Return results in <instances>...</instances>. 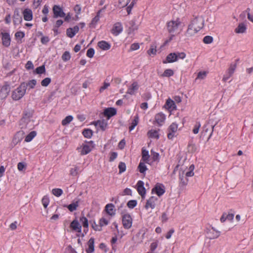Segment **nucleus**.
Returning <instances> with one entry per match:
<instances>
[{"label": "nucleus", "instance_id": "1", "mask_svg": "<svg viewBox=\"0 0 253 253\" xmlns=\"http://www.w3.org/2000/svg\"><path fill=\"white\" fill-rule=\"evenodd\" d=\"M204 17L202 15H198L193 18L188 26L185 36L191 37L195 35L204 26Z\"/></svg>", "mask_w": 253, "mask_h": 253}, {"label": "nucleus", "instance_id": "2", "mask_svg": "<svg viewBox=\"0 0 253 253\" xmlns=\"http://www.w3.org/2000/svg\"><path fill=\"white\" fill-rule=\"evenodd\" d=\"M37 125V123L30 114H26L20 121L21 128L31 129Z\"/></svg>", "mask_w": 253, "mask_h": 253}, {"label": "nucleus", "instance_id": "3", "mask_svg": "<svg viewBox=\"0 0 253 253\" xmlns=\"http://www.w3.org/2000/svg\"><path fill=\"white\" fill-rule=\"evenodd\" d=\"M94 148L93 142L85 141L77 148V152L81 155H85L89 153Z\"/></svg>", "mask_w": 253, "mask_h": 253}, {"label": "nucleus", "instance_id": "4", "mask_svg": "<svg viewBox=\"0 0 253 253\" xmlns=\"http://www.w3.org/2000/svg\"><path fill=\"white\" fill-rule=\"evenodd\" d=\"M26 85L25 83H22L12 92V98L14 100H19L22 98L26 93Z\"/></svg>", "mask_w": 253, "mask_h": 253}, {"label": "nucleus", "instance_id": "5", "mask_svg": "<svg viewBox=\"0 0 253 253\" xmlns=\"http://www.w3.org/2000/svg\"><path fill=\"white\" fill-rule=\"evenodd\" d=\"M178 130V125L175 123H172L168 128V138L172 139L175 137Z\"/></svg>", "mask_w": 253, "mask_h": 253}, {"label": "nucleus", "instance_id": "6", "mask_svg": "<svg viewBox=\"0 0 253 253\" xmlns=\"http://www.w3.org/2000/svg\"><path fill=\"white\" fill-rule=\"evenodd\" d=\"M180 24V22L178 20H171L167 23V30L170 33L175 32L178 29Z\"/></svg>", "mask_w": 253, "mask_h": 253}, {"label": "nucleus", "instance_id": "7", "mask_svg": "<svg viewBox=\"0 0 253 253\" xmlns=\"http://www.w3.org/2000/svg\"><path fill=\"white\" fill-rule=\"evenodd\" d=\"M159 202L160 201L157 197L152 196L147 200L145 208L147 210L149 209L153 210Z\"/></svg>", "mask_w": 253, "mask_h": 253}, {"label": "nucleus", "instance_id": "8", "mask_svg": "<svg viewBox=\"0 0 253 253\" xmlns=\"http://www.w3.org/2000/svg\"><path fill=\"white\" fill-rule=\"evenodd\" d=\"M166 120V115L162 113H159L156 114L154 118V123L159 126H162L165 123Z\"/></svg>", "mask_w": 253, "mask_h": 253}, {"label": "nucleus", "instance_id": "9", "mask_svg": "<svg viewBox=\"0 0 253 253\" xmlns=\"http://www.w3.org/2000/svg\"><path fill=\"white\" fill-rule=\"evenodd\" d=\"M123 224L124 227L126 229H129L132 226V218L128 214H125L123 216Z\"/></svg>", "mask_w": 253, "mask_h": 253}, {"label": "nucleus", "instance_id": "10", "mask_svg": "<svg viewBox=\"0 0 253 253\" xmlns=\"http://www.w3.org/2000/svg\"><path fill=\"white\" fill-rule=\"evenodd\" d=\"M10 91V87L9 84H5L0 90V98L5 99L9 94Z\"/></svg>", "mask_w": 253, "mask_h": 253}, {"label": "nucleus", "instance_id": "11", "mask_svg": "<svg viewBox=\"0 0 253 253\" xmlns=\"http://www.w3.org/2000/svg\"><path fill=\"white\" fill-rule=\"evenodd\" d=\"M164 107L169 111L171 112L176 109V106L173 100L169 98L167 100Z\"/></svg>", "mask_w": 253, "mask_h": 253}, {"label": "nucleus", "instance_id": "12", "mask_svg": "<svg viewBox=\"0 0 253 253\" xmlns=\"http://www.w3.org/2000/svg\"><path fill=\"white\" fill-rule=\"evenodd\" d=\"M165 191L164 186L159 183H157L152 189V192L155 193L159 196H162Z\"/></svg>", "mask_w": 253, "mask_h": 253}, {"label": "nucleus", "instance_id": "13", "mask_svg": "<svg viewBox=\"0 0 253 253\" xmlns=\"http://www.w3.org/2000/svg\"><path fill=\"white\" fill-rule=\"evenodd\" d=\"M53 11L54 18H57L58 17H64L66 15L62 9L57 5H54L53 6Z\"/></svg>", "mask_w": 253, "mask_h": 253}, {"label": "nucleus", "instance_id": "14", "mask_svg": "<svg viewBox=\"0 0 253 253\" xmlns=\"http://www.w3.org/2000/svg\"><path fill=\"white\" fill-rule=\"evenodd\" d=\"M123 31V26L121 23L118 22L115 23L111 30L112 33L115 35L118 36Z\"/></svg>", "mask_w": 253, "mask_h": 253}, {"label": "nucleus", "instance_id": "15", "mask_svg": "<svg viewBox=\"0 0 253 253\" xmlns=\"http://www.w3.org/2000/svg\"><path fill=\"white\" fill-rule=\"evenodd\" d=\"M2 35V44L8 47L10 45V38L9 34L7 33H1Z\"/></svg>", "mask_w": 253, "mask_h": 253}, {"label": "nucleus", "instance_id": "16", "mask_svg": "<svg viewBox=\"0 0 253 253\" xmlns=\"http://www.w3.org/2000/svg\"><path fill=\"white\" fill-rule=\"evenodd\" d=\"M137 190L139 195L143 198L146 194V190L144 187V183L143 181L139 180L137 183Z\"/></svg>", "mask_w": 253, "mask_h": 253}, {"label": "nucleus", "instance_id": "17", "mask_svg": "<svg viewBox=\"0 0 253 253\" xmlns=\"http://www.w3.org/2000/svg\"><path fill=\"white\" fill-rule=\"evenodd\" d=\"M80 201L81 199H76L71 204L67 206V208L71 212L76 210L77 208L79 206Z\"/></svg>", "mask_w": 253, "mask_h": 253}, {"label": "nucleus", "instance_id": "18", "mask_svg": "<svg viewBox=\"0 0 253 253\" xmlns=\"http://www.w3.org/2000/svg\"><path fill=\"white\" fill-rule=\"evenodd\" d=\"M116 110L114 108H108L104 110V115L109 119L110 117L114 116L116 114Z\"/></svg>", "mask_w": 253, "mask_h": 253}, {"label": "nucleus", "instance_id": "19", "mask_svg": "<svg viewBox=\"0 0 253 253\" xmlns=\"http://www.w3.org/2000/svg\"><path fill=\"white\" fill-rule=\"evenodd\" d=\"M79 28L78 26L68 28L66 31L67 35L70 38H73L79 32Z\"/></svg>", "mask_w": 253, "mask_h": 253}, {"label": "nucleus", "instance_id": "20", "mask_svg": "<svg viewBox=\"0 0 253 253\" xmlns=\"http://www.w3.org/2000/svg\"><path fill=\"white\" fill-rule=\"evenodd\" d=\"M176 55L175 54V53H170L168 55L166 58V60L165 61H163V63L164 64H166L167 63H173L176 62Z\"/></svg>", "mask_w": 253, "mask_h": 253}, {"label": "nucleus", "instance_id": "21", "mask_svg": "<svg viewBox=\"0 0 253 253\" xmlns=\"http://www.w3.org/2000/svg\"><path fill=\"white\" fill-rule=\"evenodd\" d=\"M22 20V17L19 14V11L16 9L13 15V23L14 25L19 24Z\"/></svg>", "mask_w": 253, "mask_h": 253}, {"label": "nucleus", "instance_id": "22", "mask_svg": "<svg viewBox=\"0 0 253 253\" xmlns=\"http://www.w3.org/2000/svg\"><path fill=\"white\" fill-rule=\"evenodd\" d=\"M24 19L26 21H31L33 18L32 11L30 9H25L23 12Z\"/></svg>", "mask_w": 253, "mask_h": 253}, {"label": "nucleus", "instance_id": "23", "mask_svg": "<svg viewBox=\"0 0 253 253\" xmlns=\"http://www.w3.org/2000/svg\"><path fill=\"white\" fill-rule=\"evenodd\" d=\"M94 239L92 238H90L87 243L88 248L86 250L87 253H92L94 251Z\"/></svg>", "mask_w": 253, "mask_h": 253}, {"label": "nucleus", "instance_id": "24", "mask_svg": "<svg viewBox=\"0 0 253 253\" xmlns=\"http://www.w3.org/2000/svg\"><path fill=\"white\" fill-rule=\"evenodd\" d=\"M185 175L184 171H180L179 172V178L180 179V184H181L183 186H185L187 184L188 182V179L187 178Z\"/></svg>", "mask_w": 253, "mask_h": 253}, {"label": "nucleus", "instance_id": "25", "mask_svg": "<svg viewBox=\"0 0 253 253\" xmlns=\"http://www.w3.org/2000/svg\"><path fill=\"white\" fill-rule=\"evenodd\" d=\"M98 47L103 50H107L110 48L111 45L110 44L104 41H100L98 42Z\"/></svg>", "mask_w": 253, "mask_h": 253}, {"label": "nucleus", "instance_id": "26", "mask_svg": "<svg viewBox=\"0 0 253 253\" xmlns=\"http://www.w3.org/2000/svg\"><path fill=\"white\" fill-rule=\"evenodd\" d=\"M71 227L75 231H76L78 232H81L82 227L80 223L77 220H73L70 225Z\"/></svg>", "mask_w": 253, "mask_h": 253}, {"label": "nucleus", "instance_id": "27", "mask_svg": "<svg viewBox=\"0 0 253 253\" xmlns=\"http://www.w3.org/2000/svg\"><path fill=\"white\" fill-rule=\"evenodd\" d=\"M96 126H99L102 130H104L107 126V123L104 120H99L94 122Z\"/></svg>", "mask_w": 253, "mask_h": 253}, {"label": "nucleus", "instance_id": "28", "mask_svg": "<svg viewBox=\"0 0 253 253\" xmlns=\"http://www.w3.org/2000/svg\"><path fill=\"white\" fill-rule=\"evenodd\" d=\"M138 89V84L136 82H134L128 88L127 93L130 94H133Z\"/></svg>", "mask_w": 253, "mask_h": 253}, {"label": "nucleus", "instance_id": "29", "mask_svg": "<svg viewBox=\"0 0 253 253\" xmlns=\"http://www.w3.org/2000/svg\"><path fill=\"white\" fill-rule=\"evenodd\" d=\"M246 25L244 23H240L235 29V32L238 34L244 33L246 31Z\"/></svg>", "mask_w": 253, "mask_h": 253}, {"label": "nucleus", "instance_id": "30", "mask_svg": "<svg viewBox=\"0 0 253 253\" xmlns=\"http://www.w3.org/2000/svg\"><path fill=\"white\" fill-rule=\"evenodd\" d=\"M147 135L150 138L157 139L159 138V134L158 131L155 129H151L149 130L147 133Z\"/></svg>", "mask_w": 253, "mask_h": 253}, {"label": "nucleus", "instance_id": "31", "mask_svg": "<svg viewBox=\"0 0 253 253\" xmlns=\"http://www.w3.org/2000/svg\"><path fill=\"white\" fill-rule=\"evenodd\" d=\"M100 15H98L96 14V15L91 20L89 27L91 28H95L97 23L100 20Z\"/></svg>", "mask_w": 253, "mask_h": 253}, {"label": "nucleus", "instance_id": "32", "mask_svg": "<svg viewBox=\"0 0 253 253\" xmlns=\"http://www.w3.org/2000/svg\"><path fill=\"white\" fill-rule=\"evenodd\" d=\"M114 206L112 204H107L106 206L105 210L107 213L110 215H113L115 214V210L114 209Z\"/></svg>", "mask_w": 253, "mask_h": 253}, {"label": "nucleus", "instance_id": "33", "mask_svg": "<svg viewBox=\"0 0 253 253\" xmlns=\"http://www.w3.org/2000/svg\"><path fill=\"white\" fill-rule=\"evenodd\" d=\"M37 135V132L36 131H32L28 134L25 137V141L29 142Z\"/></svg>", "mask_w": 253, "mask_h": 253}, {"label": "nucleus", "instance_id": "34", "mask_svg": "<svg viewBox=\"0 0 253 253\" xmlns=\"http://www.w3.org/2000/svg\"><path fill=\"white\" fill-rule=\"evenodd\" d=\"M139 122V117L136 115L134 117V119L132 120L130 126L129 127V130L131 131L137 125Z\"/></svg>", "mask_w": 253, "mask_h": 253}, {"label": "nucleus", "instance_id": "35", "mask_svg": "<svg viewBox=\"0 0 253 253\" xmlns=\"http://www.w3.org/2000/svg\"><path fill=\"white\" fill-rule=\"evenodd\" d=\"M173 75L174 71L172 69H168L165 70L161 76L163 77H169Z\"/></svg>", "mask_w": 253, "mask_h": 253}, {"label": "nucleus", "instance_id": "36", "mask_svg": "<svg viewBox=\"0 0 253 253\" xmlns=\"http://www.w3.org/2000/svg\"><path fill=\"white\" fill-rule=\"evenodd\" d=\"M138 169L140 173H144L147 169V167L144 163V162L141 161L139 164L138 167Z\"/></svg>", "mask_w": 253, "mask_h": 253}, {"label": "nucleus", "instance_id": "37", "mask_svg": "<svg viewBox=\"0 0 253 253\" xmlns=\"http://www.w3.org/2000/svg\"><path fill=\"white\" fill-rule=\"evenodd\" d=\"M195 167L193 165H191L188 169V171L185 172V175L187 177H191L194 175V173L193 172Z\"/></svg>", "mask_w": 253, "mask_h": 253}, {"label": "nucleus", "instance_id": "38", "mask_svg": "<svg viewBox=\"0 0 253 253\" xmlns=\"http://www.w3.org/2000/svg\"><path fill=\"white\" fill-rule=\"evenodd\" d=\"M142 154V161H143L144 162L148 163V162L149 161V155L148 153V151H147L145 150H143Z\"/></svg>", "mask_w": 253, "mask_h": 253}, {"label": "nucleus", "instance_id": "39", "mask_svg": "<svg viewBox=\"0 0 253 253\" xmlns=\"http://www.w3.org/2000/svg\"><path fill=\"white\" fill-rule=\"evenodd\" d=\"M52 194L55 196L59 197L63 194V191L60 188H55L52 190Z\"/></svg>", "mask_w": 253, "mask_h": 253}, {"label": "nucleus", "instance_id": "40", "mask_svg": "<svg viewBox=\"0 0 253 253\" xmlns=\"http://www.w3.org/2000/svg\"><path fill=\"white\" fill-rule=\"evenodd\" d=\"M73 119V118L72 116H67L64 120L62 121V125L63 126H66L69 124Z\"/></svg>", "mask_w": 253, "mask_h": 253}, {"label": "nucleus", "instance_id": "41", "mask_svg": "<svg viewBox=\"0 0 253 253\" xmlns=\"http://www.w3.org/2000/svg\"><path fill=\"white\" fill-rule=\"evenodd\" d=\"M131 0H119V6L120 7H124L128 5Z\"/></svg>", "mask_w": 253, "mask_h": 253}, {"label": "nucleus", "instance_id": "42", "mask_svg": "<svg viewBox=\"0 0 253 253\" xmlns=\"http://www.w3.org/2000/svg\"><path fill=\"white\" fill-rule=\"evenodd\" d=\"M156 46L155 45H152L149 50H148L147 53L149 55H155L156 54Z\"/></svg>", "mask_w": 253, "mask_h": 253}, {"label": "nucleus", "instance_id": "43", "mask_svg": "<svg viewBox=\"0 0 253 253\" xmlns=\"http://www.w3.org/2000/svg\"><path fill=\"white\" fill-rule=\"evenodd\" d=\"M214 232V230L212 228L211 229L209 230V232L208 233L209 235V238L210 239H213L215 238H217L218 236V233L217 232H215L214 233H212Z\"/></svg>", "mask_w": 253, "mask_h": 253}, {"label": "nucleus", "instance_id": "44", "mask_svg": "<svg viewBox=\"0 0 253 253\" xmlns=\"http://www.w3.org/2000/svg\"><path fill=\"white\" fill-rule=\"evenodd\" d=\"M37 84V81L35 80H32L29 81L27 83H26V87L29 86L30 88H33Z\"/></svg>", "mask_w": 253, "mask_h": 253}, {"label": "nucleus", "instance_id": "45", "mask_svg": "<svg viewBox=\"0 0 253 253\" xmlns=\"http://www.w3.org/2000/svg\"><path fill=\"white\" fill-rule=\"evenodd\" d=\"M71 58V55L68 51H65L62 56V59L64 61H69Z\"/></svg>", "mask_w": 253, "mask_h": 253}, {"label": "nucleus", "instance_id": "46", "mask_svg": "<svg viewBox=\"0 0 253 253\" xmlns=\"http://www.w3.org/2000/svg\"><path fill=\"white\" fill-rule=\"evenodd\" d=\"M206 76L207 73L206 72H200L198 73L196 80H204L206 78Z\"/></svg>", "mask_w": 253, "mask_h": 253}, {"label": "nucleus", "instance_id": "47", "mask_svg": "<svg viewBox=\"0 0 253 253\" xmlns=\"http://www.w3.org/2000/svg\"><path fill=\"white\" fill-rule=\"evenodd\" d=\"M51 82V79L49 78H46L41 82V85L42 86H47Z\"/></svg>", "mask_w": 253, "mask_h": 253}, {"label": "nucleus", "instance_id": "48", "mask_svg": "<svg viewBox=\"0 0 253 253\" xmlns=\"http://www.w3.org/2000/svg\"><path fill=\"white\" fill-rule=\"evenodd\" d=\"M110 85V84L109 83L104 82L103 85L99 88V92L102 93L103 91L108 88V87Z\"/></svg>", "mask_w": 253, "mask_h": 253}, {"label": "nucleus", "instance_id": "49", "mask_svg": "<svg viewBox=\"0 0 253 253\" xmlns=\"http://www.w3.org/2000/svg\"><path fill=\"white\" fill-rule=\"evenodd\" d=\"M83 134L85 137L90 138L92 135V132L91 130L87 129H85L83 132Z\"/></svg>", "mask_w": 253, "mask_h": 253}, {"label": "nucleus", "instance_id": "50", "mask_svg": "<svg viewBox=\"0 0 253 253\" xmlns=\"http://www.w3.org/2000/svg\"><path fill=\"white\" fill-rule=\"evenodd\" d=\"M80 221L82 222L83 226L85 228H87L88 226V220L85 217H82L80 218Z\"/></svg>", "mask_w": 253, "mask_h": 253}, {"label": "nucleus", "instance_id": "51", "mask_svg": "<svg viewBox=\"0 0 253 253\" xmlns=\"http://www.w3.org/2000/svg\"><path fill=\"white\" fill-rule=\"evenodd\" d=\"M213 38L211 36H207L203 39V42L206 44H209L212 42Z\"/></svg>", "mask_w": 253, "mask_h": 253}, {"label": "nucleus", "instance_id": "52", "mask_svg": "<svg viewBox=\"0 0 253 253\" xmlns=\"http://www.w3.org/2000/svg\"><path fill=\"white\" fill-rule=\"evenodd\" d=\"M42 202L43 207L46 209L49 202L48 198L47 196H44L42 199Z\"/></svg>", "mask_w": 253, "mask_h": 253}, {"label": "nucleus", "instance_id": "53", "mask_svg": "<svg viewBox=\"0 0 253 253\" xmlns=\"http://www.w3.org/2000/svg\"><path fill=\"white\" fill-rule=\"evenodd\" d=\"M119 173H121L124 172L126 169V164L123 162L120 163L119 165Z\"/></svg>", "mask_w": 253, "mask_h": 253}, {"label": "nucleus", "instance_id": "54", "mask_svg": "<svg viewBox=\"0 0 253 253\" xmlns=\"http://www.w3.org/2000/svg\"><path fill=\"white\" fill-rule=\"evenodd\" d=\"M74 11L76 13V17L77 19L79 18L78 15L80 14L81 11V7L79 4H77L74 7Z\"/></svg>", "mask_w": 253, "mask_h": 253}, {"label": "nucleus", "instance_id": "55", "mask_svg": "<svg viewBox=\"0 0 253 253\" xmlns=\"http://www.w3.org/2000/svg\"><path fill=\"white\" fill-rule=\"evenodd\" d=\"M236 68V66L235 64L232 65L230 66V67H229V68L228 70V73H227V74L229 75V76H232V75L233 74V73L235 70Z\"/></svg>", "mask_w": 253, "mask_h": 253}, {"label": "nucleus", "instance_id": "56", "mask_svg": "<svg viewBox=\"0 0 253 253\" xmlns=\"http://www.w3.org/2000/svg\"><path fill=\"white\" fill-rule=\"evenodd\" d=\"M235 219L237 222H241L244 223L245 222V218L244 216L240 214H238L236 215L235 217Z\"/></svg>", "mask_w": 253, "mask_h": 253}, {"label": "nucleus", "instance_id": "57", "mask_svg": "<svg viewBox=\"0 0 253 253\" xmlns=\"http://www.w3.org/2000/svg\"><path fill=\"white\" fill-rule=\"evenodd\" d=\"M176 55V60H178V59H184L186 57V53L183 52H177L175 53Z\"/></svg>", "mask_w": 253, "mask_h": 253}, {"label": "nucleus", "instance_id": "58", "mask_svg": "<svg viewBox=\"0 0 253 253\" xmlns=\"http://www.w3.org/2000/svg\"><path fill=\"white\" fill-rule=\"evenodd\" d=\"M201 127V124L200 123H197L194 126L193 129V132L194 134H197L199 132V129Z\"/></svg>", "mask_w": 253, "mask_h": 253}, {"label": "nucleus", "instance_id": "59", "mask_svg": "<svg viewBox=\"0 0 253 253\" xmlns=\"http://www.w3.org/2000/svg\"><path fill=\"white\" fill-rule=\"evenodd\" d=\"M26 167V164L23 162H20L17 164V169L19 171H22L25 169Z\"/></svg>", "mask_w": 253, "mask_h": 253}, {"label": "nucleus", "instance_id": "60", "mask_svg": "<svg viewBox=\"0 0 253 253\" xmlns=\"http://www.w3.org/2000/svg\"><path fill=\"white\" fill-rule=\"evenodd\" d=\"M45 71L44 66L42 65L41 66H40L36 69V72L37 74H42L43 73H44Z\"/></svg>", "mask_w": 253, "mask_h": 253}, {"label": "nucleus", "instance_id": "61", "mask_svg": "<svg viewBox=\"0 0 253 253\" xmlns=\"http://www.w3.org/2000/svg\"><path fill=\"white\" fill-rule=\"evenodd\" d=\"M140 47L139 44L138 43H134L130 45V50L134 51L138 49Z\"/></svg>", "mask_w": 253, "mask_h": 253}, {"label": "nucleus", "instance_id": "62", "mask_svg": "<svg viewBox=\"0 0 253 253\" xmlns=\"http://www.w3.org/2000/svg\"><path fill=\"white\" fill-rule=\"evenodd\" d=\"M94 54V50L93 48H90L87 50V53H86V55L87 57H88L89 58H92V57H93Z\"/></svg>", "mask_w": 253, "mask_h": 253}, {"label": "nucleus", "instance_id": "63", "mask_svg": "<svg viewBox=\"0 0 253 253\" xmlns=\"http://www.w3.org/2000/svg\"><path fill=\"white\" fill-rule=\"evenodd\" d=\"M137 204L136 201L135 200H130L127 203V206L129 208H133L134 207L136 206Z\"/></svg>", "mask_w": 253, "mask_h": 253}, {"label": "nucleus", "instance_id": "64", "mask_svg": "<svg viewBox=\"0 0 253 253\" xmlns=\"http://www.w3.org/2000/svg\"><path fill=\"white\" fill-rule=\"evenodd\" d=\"M188 151L191 153H194L196 150V147L195 145L190 144L188 146Z\"/></svg>", "mask_w": 253, "mask_h": 253}]
</instances>
